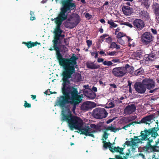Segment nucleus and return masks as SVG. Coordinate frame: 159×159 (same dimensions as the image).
Listing matches in <instances>:
<instances>
[{
  "mask_svg": "<svg viewBox=\"0 0 159 159\" xmlns=\"http://www.w3.org/2000/svg\"><path fill=\"white\" fill-rule=\"evenodd\" d=\"M153 118V116L149 115L142 119L141 121L142 123H144L147 124H149L152 122Z\"/></svg>",
  "mask_w": 159,
  "mask_h": 159,
  "instance_id": "17",
  "label": "nucleus"
},
{
  "mask_svg": "<svg viewBox=\"0 0 159 159\" xmlns=\"http://www.w3.org/2000/svg\"><path fill=\"white\" fill-rule=\"evenodd\" d=\"M108 4V2H106L103 5V6H105V5H107Z\"/></svg>",
  "mask_w": 159,
  "mask_h": 159,
  "instance_id": "63",
  "label": "nucleus"
},
{
  "mask_svg": "<svg viewBox=\"0 0 159 159\" xmlns=\"http://www.w3.org/2000/svg\"><path fill=\"white\" fill-rule=\"evenodd\" d=\"M130 125V124H129V125H127L123 127L122 128L123 129H124L125 130H126V129H127V128L128 127H129Z\"/></svg>",
  "mask_w": 159,
  "mask_h": 159,
  "instance_id": "53",
  "label": "nucleus"
},
{
  "mask_svg": "<svg viewBox=\"0 0 159 159\" xmlns=\"http://www.w3.org/2000/svg\"><path fill=\"white\" fill-rule=\"evenodd\" d=\"M108 134L106 132H105L103 136V147L105 149L107 148L108 147L109 148V150L112 152H114L119 151L121 152L123 150V149L120 148L119 147H113L112 144L110 143H107L106 141V139L107 138Z\"/></svg>",
  "mask_w": 159,
  "mask_h": 159,
  "instance_id": "9",
  "label": "nucleus"
},
{
  "mask_svg": "<svg viewBox=\"0 0 159 159\" xmlns=\"http://www.w3.org/2000/svg\"><path fill=\"white\" fill-rule=\"evenodd\" d=\"M124 24L128 26L130 28H132L133 27V25H132L129 23H125Z\"/></svg>",
  "mask_w": 159,
  "mask_h": 159,
  "instance_id": "51",
  "label": "nucleus"
},
{
  "mask_svg": "<svg viewBox=\"0 0 159 159\" xmlns=\"http://www.w3.org/2000/svg\"><path fill=\"white\" fill-rule=\"evenodd\" d=\"M117 41L119 43L122 45L124 44L125 43L124 41L120 39H119L117 40Z\"/></svg>",
  "mask_w": 159,
  "mask_h": 159,
  "instance_id": "36",
  "label": "nucleus"
},
{
  "mask_svg": "<svg viewBox=\"0 0 159 159\" xmlns=\"http://www.w3.org/2000/svg\"><path fill=\"white\" fill-rule=\"evenodd\" d=\"M108 35L107 34H103L102 35L100 36V38L103 39L105 37L107 36Z\"/></svg>",
  "mask_w": 159,
  "mask_h": 159,
  "instance_id": "44",
  "label": "nucleus"
},
{
  "mask_svg": "<svg viewBox=\"0 0 159 159\" xmlns=\"http://www.w3.org/2000/svg\"><path fill=\"white\" fill-rule=\"evenodd\" d=\"M92 91H94V92H96L97 91V89L96 87L93 86L92 88Z\"/></svg>",
  "mask_w": 159,
  "mask_h": 159,
  "instance_id": "48",
  "label": "nucleus"
},
{
  "mask_svg": "<svg viewBox=\"0 0 159 159\" xmlns=\"http://www.w3.org/2000/svg\"><path fill=\"white\" fill-rule=\"evenodd\" d=\"M128 152L125 153V155L127 156H129L131 155V152L129 149L128 150Z\"/></svg>",
  "mask_w": 159,
  "mask_h": 159,
  "instance_id": "50",
  "label": "nucleus"
},
{
  "mask_svg": "<svg viewBox=\"0 0 159 159\" xmlns=\"http://www.w3.org/2000/svg\"><path fill=\"white\" fill-rule=\"evenodd\" d=\"M101 127V126L99 125L92 124L90 126H86L84 128L82 129L81 128L80 129H81L82 133L85 135L94 137V135L92 134L95 132L94 129L100 130Z\"/></svg>",
  "mask_w": 159,
  "mask_h": 159,
  "instance_id": "7",
  "label": "nucleus"
},
{
  "mask_svg": "<svg viewBox=\"0 0 159 159\" xmlns=\"http://www.w3.org/2000/svg\"><path fill=\"white\" fill-rule=\"evenodd\" d=\"M66 77L65 80L64 78H62L63 83L62 90L65 96H62L59 98L57 105L62 109L61 120L66 122L70 129L80 130L82 127L84 122L80 117L72 115L68 105L69 104H73L72 111L75 114L76 106L81 102V97L77 94V89L69 86L70 81L72 80L71 75L69 78Z\"/></svg>",
  "mask_w": 159,
  "mask_h": 159,
  "instance_id": "1",
  "label": "nucleus"
},
{
  "mask_svg": "<svg viewBox=\"0 0 159 159\" xmlns=\"http://www.w3.org/2000/svg\"><path fill=\"white\" fill-rule=\"evenodd\" d=\"M103 29H101L99 31L101 33H102L103 32Z\"/></svg>",
  "mask_w": 159,
  "mask_h": 159,
  "instance_id": "60",
  "label": "nucleus"
},
{
  "mask_svg": "<svg viewBox=\"0 0 159 159\" xmlns=\"http://www.w3.org/2000/svg\"><path fill=\"white\" fill-rule=\"evenodd\" d=\"M107 129L111 130V131L115 132H116V131L119 130V129L116 127H113L112 125L107 127Z\"/></svg>",
  "mask_w": 159,
  "mask_h": 159,
  "instance_id": "26",
  "label": "nucleus"
},
{
  "mask_svg": "<svg viewBox=\"0 0 159 159\" xmlns=\"http://www.w3.org/2000/svg\"><path fill=\"white\" fill-rule=\"evenodd\" d=\"M93 116L94 117L98 119H101L106 117L108 113L104 108H97L93 111Z\"/></svg>",
  "mask_w": 159,
  "mask_h": 159,
  "instance_id": "10",
  "label": "nucleus"
},
{
  "mask_svg": "<svg viewBox=\"0 0 159 159\" xmlns=\"http://www.w3.org/2000/svg\"><path fill=\"white\" fill-rule=\"evenodd\" d=\"M140 55L141 54L139 52H136L133 53L132 57L134 59H138L140 58Z\"/></svg>",
  "mask_w": 159,
  "mask_h": 159,
  "instance_id": "24",
  "label": "nucleus"
},
{
  "mask_svg": "<svg viewBox=\"0 0 159 159\" xmlns=\"http://www.w3.org/2000/svg\"><path fill=\"white\" fill-rule=\"evenodd\" d=\"M120 30V28H117L116 30L115 34H117L118 32H119Z\"/></svg>",
  "mask_w": 159,
  "mask_h": 159,
  "instance_id": "47",
  "label": "nucleus"
},
{
  "mask_svg": "<svg viewBox=\"0 0 159 159\" xmlns=\"http://www.w3.org/2000/svg\"><path fill=\"white\" fill-rule=\"evenodd\" d=\"M136 110V106L134 104H130L125 108L124 112L126 115L130 114L134 112Z\"/></svg>",
  "mask_w": 159,
  "mask_h": 159,
  "instance_id": "14",
  "label": "nucleus"
},
{
  "mask_svg": "<svg viewBox=\"0 0 159 159\" xmlns=\"http://www.w3.org/2000/svg\"><path fill=\"white\" fill-rule=\"evenodd\" d=\"M148 58L149 61H153L156 58V57L154 54L151 53L148 55Z\"/></svg>",
  "mask_w": 159,
  "mask_h": 159,
  "instance_id": "27",
  "label": "nucleus"
},
{
  "mask_svg": "<svg viewBox=\"0 0 159 159\" xmlns=\"http://www.w3.org/2000/svg\"><path fill=\"white\" fill-rule=\"evenodd\" d=\"M128 85L129 86V87H131V84H132V82H131L130 81H128Z\"/></svg>",
  "mask_w": 159,
  "mask_h": 159,
  "instance_id": "54",
  "label": "nucleus"
},
{
  "mask_svg": "<svg viewBox=\"0 0 159 159\" xmlns=\"http://www.w3.org/2000/svg\"><path fill=\"white\" fill-rule=\"evenodd\" d=\"M139 156H141L143 159L144 158V156L143 154H140Z\"/></svg>",
  "mask_w": 159,
  "mask_h": 159,
  "instance_id": "61",
  "label": "nucleus"
},
{
  "mask_svg": "<svg viewBox=\"0 0 159 159\" xmlns=\"http://www.w3.org/2000/svg\"><path fill=\"white\" fill-rule=\"evenodd\" d=\"M151 30L152 32L155 34H157V32L156 30L154 29H151Z\"/></svg>",
  "mask_w": 159,
  "mask_h": 159,
  "instance_id": "46",
  "label": "nucleus"
},
{
  "mask_svg": "<svg viewBox=\"0 0 159 159\" xmlns=\"http://www.w3.org/2000/svg\"><path fill=\"white\" fill-rule=\"evenodd\" d=\"M72 0H64L62 1V7L61 9V11L59 13L64 14L67 16L66 12L69 10H71L75 7V3L72 2Z\"/></svg>",
  "mask_w": 159,
  "mask_h": 159,
  "instance_id": "8",
  "label": "nucleus"
},
{
  "mask_svg": "<svg viewBox=\"0 0 159 159\" xmlns=\"http://www.w3.org/2000/svg\"><path fill=\"white\" fill-rule=\"evenodd\" d=\"M59 39H54L53 40L54 45L53 48L56 51L57 57L59 61L60 65L62 66L64 71L62 73L63 78L64 80L68 77L69 78L75 72V69L77 68L76 62L77 58L74 56H72L69 59L63 58L60 52V48L58 46Z\"/></svg>",
  "mask_w": 159,
  "mask_h": 159,
  "instance_id": "3",
  "label": "nucleus"
},
{
  "mask_svg": "<svg viewBox=\"0 0 159 159\" xmlns=\"http://www.w3.org/2000/svg\"><path fill=\"white\" fill-rule=\"evenodd\" d=\"M74 80L75 81L79 82L81 80V76L80 74L76 73L74 75Z\"/></svg>",
  "mask_w": 159,
  "mask_h": 159,
  "instance_id": "22",
  "label": "nucleus"
},
{
  "mask_svg": "<svg viewBox=\"0 0 159 159\" xmlns=\"http://www.w3.org/2000/svg\"><path fill=\"white\" fill-rule=\"evenodd\" d=\"M112 40V38L110 37L106 38V42L109 43H110Z\"/></svg>",
  "mask_w": 159,
  "mask_h": 159,
  "instance_id": "33",
  "label": "nucleus"
},
{
  "mask_svg": "<svg viewBox=\"0 0 159 159\" xmlns=\"http://www.w3.org/2000/svg\"><path fill=\"white\" fill-rule=\"evenodd\" d=\"M25 103L24 104V106H25V107H30L31 106L30 105V104H28V103H27L26 102V101H25Z\"/></svg>",
  "mask_w": 159,
  "mask_h": 159,
  "instance_id": "40",
  "label": "nucleus"
},
{
  "mask_svg": "<svg viewBox=\"0 0 159 159\" xmlns=\"http://www.w3.org/2000/svg\"><path fill=\"white\" fill-rule=\"evenodd\" d=\"M154 37L149 32H146L143 33L141 37V40L143 43L148 44L152 42Z\"/></svg>",
  "mask_w": 159,
  "mask_h": 159,
  "instance_id": "11",
  "label": "nucleus"
},
{
  "mask_svg": "<svg viewBox=\"0 0 159 159\" xmlns=\"http://www.w3.org/2000/svg\"><path fill=\"white\" fill-rule=\"evenodd\" d=\"M105 53V52L104 51H103V50H101L100 52H99V53L101 54H104Z\"/></svg>",
  "mask_w": 159,
  "mask_h": 159,
  "instance_id": "58",
  "label": "nucleus"
},
{
  "mask_svg": "<svg viewBox=\"0 0 159 159\" xmlns=\"http://www.w3.org/2000/svg\"><path fill=\"white\" fill-rule=\"evenodd\" d=\"M107 23L110 25V28H116L117 26V25L112 20H108Z\"/></svg>",
  "mask_w": 159,
  "mask_h": 159,
  "instance_id": "23",
  "label": "nucleus"
},
{
  "mask_svg": "<svg viewBox=\"0 0 159 159\" xmlns=\"http://www.w3.org/2000/svg\"><path fill=\"white\" fill-rule=\"evenodd\" d=\"M90 15L89 13H86L85 15V17L86 18H88L90 17Z\"/></svg>",
  "mask_w": 159,
  "mask_h": 159,
  "instance_id": "56",
  "label": "nucleus"
},
{
  "mask_svg": "<svg viewBox=\"0 0 159 159\" xmlns=\"http://www.w3.org/2000/svg\"><path fill=\"white\" fill-rule=\"evenodd\" d=\"M110 85L111 87L114 88H117L116 85H115V84H110Z\"/></svg>",
  "mask_w": 159,
  "mask_h": 159,
  "instance_id": "52",
  "label": "nucleus"
},
{
  "mask_svg": "<svg viewBox=\"0 0 159 159\" xmlns=\"http://www.w3.org/2000/svg\"><path fill=\"white\" fill-rule=\"evenodd\" d=\"M142 73V70L141 69H138L136 70L134 73V74L135 75H139Z\"/></svg>",
  "mask_w": 159,
  "mask_h": 159,
  "instance_id": "31",
  "label": "nucleus"
},
{
  "mask_svg": "<svg viewBox=\"0 0 159 159\" xmlns=\"http://www.w3.org/2000/svg\"><path fill=\"white\" fill-rule=\"evenodd\" d=\"M144 5L146 9H148L149 8V4H148L147 2H145L144 4Z\"/></svg>",
  "mask_w": 159,
  "mask_h": 159,
  "instance_id": "49",
  "label": "nucleus"
},
{
  "mask_svg": "<svg viewBox=\"0 0 159 159\" xmlns=\"http://www.w3.org/2000/svg\"><path fill=\"white\" fill-rule=\"evenodd\" d=\"M91 54L92 56H94V57L95 58H96L98 57V54L97 52H92L91 53Z\"/></svg>",
  "mask_w": 159,
  "mask_h": 159,
  "instance_id": "34",
  "label": "nucleus"
},
{
  "mask_svg": "<svg viewBox=\"0 0 159 159\" xmlns=\"http://www.w3.org/2000/svg\"><path fill=\"white\" fill-rule=\"evenodd\" d=\"M96 94L92 91H89L86 94V97L90 99H93L96 97Z\"/></svg>",
  "mask_w": 159,
  "mask_h": 159,
  "instance_id": "21",
  "label": "nucleus"
},
{
  "mask_svg": "<svg viewBox=\"0 0 159 159\" xmlns=\"http://www.w3.org/2000/svg\"><path fill=\"white\" fill-rule=\"evenodd\" d=\"M34 45H35L34 43H29L27 44V46L28 48H31L32 47L34 46Z\"/></svg>",
  "mask_w": 159,
  "mask_h": 159,
  "instance_id": "37",
  "label": "nucleus"
},
{
  "mask_svg": "<svg viewBox=\"0 0 159 159\" xmlns=\"http://www.w3.org/2000/svg\"><path fill=\"white\" fill-rule=\"evenodd\" d=\"M127 72V68L124 67H116L112 70L113 74L117 77L123 76Z\"/></svg>",
  "mask_w": 159,
  "mask_h": 159,
  "instance_id": "12",
  "label": "nucleus"
},
{
  "mask_svg": "<svg viewBox=\"0 0 159 159\" xmlns=\"http://www.w3.org/2000/svg\"><path fill=\"white\" fill-rule=\"evenodd\" d=\"M148 159H159V150H156L153 152L151 156H150Z\"/></svg>",
  "mask_w": 159,
  "mask_h": 159,
  "instance_id": "19",
  "label": "nucleus"
},
{
  "mask_svg": "<svg viewBox=\"0 0 159 159\" xmlns=\"http://www.w3.org/2000/svg\"><path fill=\"white\" fill-rule=\"evenodd\" d=\"M155 86V83L153 80L145 79L143 80L142 83H136L134 84V87L138 93L143 94L145 92L146 88L150 89L153 88Z\"/></svg>",
  "mask_w": 159,
  "mask_h": 159,
  "instance_id": "4",
  "label": "nucleus"
},
{
  "mask_svg": "<svg viewBox=\"0 0 159 159\" xmlns=\"http://www.w3.org/2000/svg\"><path fill=\"white\" fill-rule=\"evenodd\" d=\"M115 107V104L113 102H108L107 104L106 107L107 108H112Z\"/></svg>",
  "mask_w": 159,
  "mask_h": 159,
  "instance_id": "28",
  "label": "nucleus"
},
{
  "mask_svg": "<svg viewBox=\"0 0 159 159\" xmlns=\"http://www.w3.org/2000/svg\"><path fill=\"white\" fill-rule=\"evenodd\" d=\"M116 52L115 51H112L109 52L108 53V54L109 56H113L116 55Z\"/></svg>",
  "mask_w": 159,
  "mask_h": 159,
  "instance_id": "35",
  "label": "nucleus"
},
{
  "mask_svg": "<svg viewBox=\"0 0 159 159\" xmlns=\"http://www.w3.org/2000/svg\"><path fill=\"white\" fill-rule=\"evenodd\" d=\"M86 42L89 47L92 44V41L91 40H87Z\"/></svg>",
  "mask_w": 159,
  "mask_h": 159,
  "instance_id": "38",
  "label": "nucleus"
},
{
  "mask_svg": "<svg viewBox=\"0 0 159 159\" xmlns=\"http://www.w3.org/2000/svg\"><path fill=\"white\" fill-rule=\"evenodd\" d=\"M103 61H104V59L103 58H98L97 61L98 63H100L101 62H104Z\"/></svg>",
  "mask_w": 159,
  "mask_h": 159,
  "instance_id": "41",
  "label": "nucleus"
},
{
  "mask_svg": "<svg viewBox=\"0 0 159 159\" xmlns=\"http://www.w3.org/2000/svg\"><path fill=\"white\" fill-rule=\"evenodd\" d=\"M116 37L118 39H120L121 37L125 36V33L122 32H118L117 34H116Z\"/></svg>",
  "mask_w": 159,
  "mask_h": 159,
  "instance_id": "29",
  "label": "nucleus"
},
{
  "mask_svg": "<svg viewBox=\"0 0 159 159\" xmlns=\"http://www.w3.org/2000/svg\"><path fill=\"white\" fill-rule=\"evenodd\" d=\"M158 129L157 127L141 131V135L139 136H134V138H131L130 140L127 141L123 144V146L125 147L126 145L132 147L133 151L134 149L138 146V144L143 143L144 141H148L147 144L145 146L146 151L148 152H152L155 151V148L152 146L150 143L158 135L157 131Z\"/></svg>",
  "mask_w": 159,
  "mask_h": 159,
  "instance_id": "2",
  "label": "nucleus"
},
{
  "mask_svg": "<svg viewBox=\"0 0 159 159\" xmlns=\"http://www.w3.org/2000/svg\"><path fill=\"white\" fill-rule=\"evenodd\" d=\"M157 89H157V88H155L153 90H150L149 91V93H152L156 92L157 91Z\"/></svg>",
  "mask_w": 159,
  "mask_h": 159,
  "instance_id": "43",
  "label": "nucleus"
},
{
  "mask_svg": "<svg viewBox=\"0 0 159 159\" xmlns=\"http://www.w3.org/2000/svg\"><path fill=\"white\" fill-rule=\"evenodd\" d=\"M103 64L105 66H111L112 65L113 63L111 62V61H105L103 62Z\"/></svg>",
  "mask_w": 159,
  "mask_h": 159,
  "instance_id": "30",
  "label": "nucleus"
},
{
  "mask_svg": "<svg viewBox=\"0 0 159 159\" xmlns=\"http://www.w3.org/2000/svg\"><path fill=\"white\" fill-rule=\"evenodd\" d=\"M153 11L156 16H159V5L157 3L154 5L153 7Z\"/></svg>",
  "mask_w": 159,
  "mask_h": 159,
  "instance_id": "20",
  "label": "nucleus"
},
{
  "mask_svg": "<svg viewBox=\"0 0 159 159\" xmlns=\"http://www.w3.org/2000/svg\"><path fill=\"white\" fill-rule=\"evenodd\" d=\"M87 67L91 69H97L100 67V66L98 65L95 64L94 62L91 61H88L86 63Z\"/></svg>",
  "mask_w": 159,
  "mask_h": 159,
  "instance_id": "16",
  "label": "nucleus"
},
{
  "mask_svg": "<svg viewBox=\"0 0 159 159\" xmlns=\"http://www.w3.org/2000/svg\"><path fill=\"white\" fill-rule=\"evenodd\" d=\"M114 63H119L120 61L119 59H113L111 60Z\"/></svg>",
  "mask_w": 159,
  "mask_h": 159,
  "instance_id": "45",
  "label": "nucleus"
},
{
  "mask_svg": "<svg viewBox=\"0 0 159 159\" xmlns=\"http://www.w3.org/2000/svg\"><path fill=\"white\" fill-rule=\"evenodd\" d=\"M47 0H43L42 1H41V2L42 3H44L46 2Z\"/></svg>",
  "mask_w": 159,
  "mask_h": 159,
  "instance_id": "62",
  "label": "nucleus"
},
{
  "mask_svg": "<svg viewBox=\"0 0 159 159\" xmlns=\"http://www.w3.org/2000/svg\"><path fill=\"white\" fill-rule=\"evenodd\" d=\"M129 93H132V88L131 87H129Z\"/></svg>",
  "mask_w": 159,
  "mask_h": 159,
  "instance_id": "59",
  "label": "nucleus"
},
{
  "mask_svg": "<svg viewBox=\"0 0 159 159\" xmlns=\"http://www.w3.org/2000/svg\"><path fill=\"white\" fill-rule=\"evenodd\" d=\"M31 98L33 99H35L36 98V96L33 95H31Z\"/></svg>",
  "mask_w": 159,
  "mask_h": 159,
  "instance_id": "57",
  "label": "nucleus"
},
{
  "mask_svg": "<svg viewBox=\"0 0 159 159\" xmlns=\"http://www.w3.org/2000/svg\"><path fill=\"white\" fill-rule=\"evenodd\" d=\"M122 9L124 14L126 16L130 15L132 12L131 8L128 6H123Z\"/></svg>",
  "mask_w": 159,
  "mask_h": 159,
  "instance_id": "18",
  "label": "nucleus"
},
{
  "mask_svg": "<svg viewBox=\"0 0 159 159\" xmlns=\"http://www.w3.org/2000/svg\"><path fill=\"white\" fill-rule=\"evenodd\" d=\"M116 117H114L112 119L108 120L107 121V123L108 124L110 123L111 122H112L113 120H114L116 119Z\"/></svg>",
  "mask_w": 159,
  "mask_h": 159,
  "instance_id": "39",
  "label": "nucleus"
},
{
  "mask_svg": "<svg viewBox=\"0 0 159 159\" xmlns=\"http://www.w3.org/2000/svg\"><path fill=\"white\" fill-rule=\"evenodd\" d=\"M94 107L93 103V102L87 101L84 102L82 104L81 108L83 110L88 111L92 109Z\"/></svg>",
  "mask_w": 159,
  "mask_h": 159,
  "instance_id": "15",
  "label": "nucleus"
},
{
  "mask_svg": "<svg viewBox=\"0 0 159 159\" xmlns=\"http://www.w3.org/2000/svg\"><path fill=\"white\" fill-rule=\"evenodd\" d=\"M79 15L77 14H73L67 19L65 26L67 28L72 29L76 26L80 22Z\"/></svg>",
  "mask_w": 159,
  "mask_h": 159,
  "instance_id": "6",
  "label": "nucleus"
},
{
  "mask_svg": "<svg viewBox=\"0 0 159 159\" xmlns=\"http://www.w3.org/2000/svg\"><path fill=\"white\" fill-rule=\"evenodd\" d=\"M100 21L102 23H105V21L103 19H101L100 20Z\"/></svg>",
  "mask_w": 159,
  "mask_h": 159,
  "instance_id": "55",
  "label": "nucleus"
},
{
  "mask_svg": "<svg viewBox=\"0 0 159 159\" xmlns=\"http://www.w3.org/2000/svg\"><path fill=\"white\" fill-rule=\"evenodd\" d=\"M128 38V41L129 42V46H131V44L130 43V42L132 40V39H131V38H130L129 37H127Z\"/></svg>",
  "mask_w": 159,
  "mask_h": 159,
  "instance_id": "42",
  "label": "nucleus"
},
{
  "mask_svg": "<svg viewBox=\"0 0 159 159\" xmlns=\"http://www.w3.org/2000/svg\"><path fill=\"white\" fill-rule=\"evenodd\" d=\"M133 24L134 27L139 30H142L144 26L143 21L140 19L135 20L133 21Z\"/></svg>",
  "mask_w": 159,
  "mask_h": 159,
  "instance_id": "13",
  "label": "nucleus"
},
{
  "mask_svg": "<svg viewBox=\"0 0 159 159\" xmlns=\"http://www.w3.org/2000/svg\"><path fill=\"white\" fill-rule=\"evenodd\" d=\"M110 48H116V49H119L120 48V46L119 45H117L115 42H112L110 45Z\"/></svg>",
  "mask_w": 159,
  "mask_h": 159,
  "instance_id": "25",
  "label": "nucleus"
},
{
  "mask_svg": "<svg viewBox=\"0 0 159 159\" xmlns=\"http://www.w3.org/2000/svg\"><path fill=\"white\" fill-rule=\"evenodd\" d=\"M30 14L31 16L30 20H33L35 19V17L34 16V12L32 11H30Z\"/></svg>",
  "mask_w": 159,
  "mask_h": 159,
  "instance_id": "32",
  "label": "nucleus"
},
{
  "mask_svg": "<svg viewBox=\"0 0 159 159\" xmlns=\"http://www.w3.org/2000/svg\"><path fill=\"white\" fill-rule=\"evenodd\" d=\"M126 4L127 5H128V6H130V2H127L126 3Z\"/></svg>",
  "mask_w": 159,
  "mask_h": 159,
  "instance_id": "64",
  "label": "nucleus"
},
{
  "mask_svg": "<svg viewBox=\"0 0 159 159\" xmlns=\"http://www.w3.org/2000/svg\"><path fill=\"white\" fill-rule=\"evenodd\" d=\"M67 15L64 14L59 13L58 16L54 19H51L52 21H54V22L57 24L56 27L53 31L55 35L54 39H59L60 37L63 38L65 37L64 34H61L63 31L60 29V26L63 21L65 20L67 17Z\"/></svg>",
  "mask_w": 159,
  "mask_h": 159,
  "instance_id": "5",
  "label": "nucleus"
}]
</instances>
